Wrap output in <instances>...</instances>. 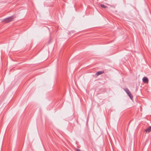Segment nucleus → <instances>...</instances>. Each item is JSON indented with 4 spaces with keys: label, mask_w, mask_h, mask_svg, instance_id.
<instances>
[{
    "label": "nucleus",
    "mask_w": 151,
    "mask_h": 151,
    "mask_svg": "<svg viewBox=\"0 0 151 151\" xmlns=\"http://www.w3.org/2000/svg\"><path fill=\"white\" fill-rule=\"evenodd\" d=\"M100 6L101 8H108V7L107 6L104 5L102 4H100Z\"/></svg>",
    "instance_id": "6"
},
{
    "label": "nucleus",
    "mask_w": 151,
    "mask_h": 151,
    "mask_svg": "<svg viewBox=\"0 0 151 151\" xmlns=\"http://www.w3.org/2000/svg\"><path fill=\"white\" fill-rule=\"evenodd\" d=\"M76 151H81L79 149H77Z\"/></svg>",
    "instance_id": "8"
},
{
    "label": "nucleus",
    "mask_w": 151,
    "mask_h": 151,
    "mask_svg": "<svg viewBox=\"0 0 151 151\" xmlns=\"http://www.w3.org/2000/svg\"><path fill=\"white\" fill-rule=\"evenodd\" d=\"M143 82L145 83H147L148 82V78L146 77H144L142 78Z\"/></svg>",
    "instance_id": "3"
},
{
    "label": "nucleus",
    "mask_w": 151,
    "mask_h": 151,
    "mask_svg": "<svg viewBox=\"0 0 151 151\" xmlns=\"http://www.w3.org/2000/svg\"><path fill=\"white\" fill-rule=\"evenodd\" d=\"M104 73V72L103 71H98V72H97V73H96L95 75H96V76H98L101 75V74L103 73Z\"/></svg>",
    "instance_id": "5"
},
{
    "label": "nucleus",
    "mask_w": 151,
    "mask_h": 151,
    "mask_svg": "<svg viewBox=\"0 0 151 151\" xmlns=\"http://www.w3.org/2000/svg\"><path fill=\"white\" fill-rule=\"evenodd\" d=\"M14 18V16H12L4 19L3 22L5 23H8L12 21Z\"/></svg>",
    "instance_id": "2"
},
{
    "label": "nucleus",
    "mask_w": 151,
    "mask_h": 151,
    "mask_svg": "<svg viewBox=\"0 0 151 151\" xmlns=\"http://www.w3.org/2000/svg\"><path fill=\"white\" fill-rule=\"evenodd\" d=\"M124 90L128 94V96L130 97V99L132 100H133V96L132 95L131 93L130 92L129 90L127 88H124Z\"/></svg>",
    "instance_id": "1"
},
{
    "label": "nucleus",
    "mask_w": 151,
    "mask_h": 151,
    "mask_svg": "<svg viewBox=\"0 0 151 151\" xmlns=\"http://www.w3.org/2000/svg\"><path fill=\"white\" fill-rule=\"evenodd\" d=\"M147 133H149L151 131V126L149 127L145 130Z\"/></svg>",
    "instance_id": "4"
},
{
    "label": "nucleus",
    "mask_w": 151,
    "mask_h": 151,
    "mask_svg": "<svg viewBox=\"0 0 151 151\" xmlns=\"http://www.w3.org/2000/svg\"><path fill=\"white\" fill-rule=\"evenodd\" d=\"M106 4L108 5H109V6H111V7H113V8H114L115 7V6L114 5H110L107 4Z\"/></svg>",
    "instance_id": "7"
}]
</instances>
